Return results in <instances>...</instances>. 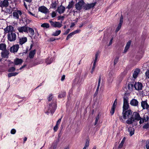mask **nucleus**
<instances>
[{
	"mask_svg": "<svg viewBox=\"0 0 149 149\" xmlns=\"http://www.w3.org/2000/svg\"><path fill=\"white\" fill-rule=\"evenodd\" d=\"M95 66H96V65L93 64V66L92 67V70H91V72L92 74L93 73V71H94L95 69Z\"/></svg>",
	"mask_w": 149,
	"mask_h": 149,
	"instance_id": "obj_53",
	"label": "nucleus"
},
{
	"mask_svg": "<svg viewBox=\"0 0 149 149\" xmlns=\"http://www.w3.org/2000/svg\"><path fill=\"white\" fill-rule=\"evenodd\" d=\"M56 40V39H55L54 38H53V37L51 38H50V41H52V42L54 41V40Z\"/></svg>",
	"mask_w": 149,
	"mask_h": 149,
	"instance_id": "obj_61",
	"label": "nucleus"
},
{
	"mask_svg": "<svg viewBox=\"0 0 149 149\" xmlns=\"http://www.w3.org/2000/svg\"><path fill=\"white\" fill-rule=\"evenodd\" d=\"M61 32V31L60 30H57L55 32H54L52 34V36H58L60 34Z\"/></svg>",
	"mask_w": 149,
	"mask_h": 149,
	"instance_id": "obj_30",
	"label": "nucleus"
},
{
	"mask_svg": "<svg viewBox=\"0 0 149 149\" xmlns=\"http://www.w3.org/2000/svg\"><path fill=\"white\" fill-rule=\"evenodd\" d=\"M66 93L65 92H62L58 95V97L62 98L64 97L66 95Z\"/></svg>",
	"mask_w": 149,
	"mask_h": 149,
	"instance_id": "obj_37",
	"label": "nucleus"
},
{
	"mask_svg": "<svg viewBox=\"0 0 149 149\" xmlns=\"http://www.w3.org/2000/svg\"><path fill=\"white\" fill-rule=\"evenodd\" d=\"M16 132V130L15 129H13L11 130L10 133L12 134H14Z\"/></svg>",
	"mask_w": 149,
	"mask_h": 149,
	"instance_id": "obj_55",
	"label": "nucleus"
},
{
	"mask_svg": "<svg viewBox=\"0 0 149 149\" xmlns=\"http://www.w3.org/2000/svg\"><path fill=\"white\" fill-rule=\"evenodd\" d=\"M74 35V34L73 32L70 33L67 36L66 38V40H68L70 38H71Z\"/></svg>",
	"mask_w": 149,
	"mask_h": 149,
	"instance_id": "obj_38",
	"label": "nucleus"
},
{
	"mask_svg": "<svg viewBox=\"0 0 149 149\" xmlns=\"http://www.w3.org/2000/svg\"><path fill=\"white\" fill-rule=\"evenodd\" d=\"M9 2L8 0H4L0 2V7L1 8L6 7L8 6Z\"/></svg>",
	"mask_w": 149,
	"mask_h": 149,
	"instance_id": "obj_13",
	"label": "nucleus"
},
{
	"mask_svg": "<svg viewBox=\"0 0 149 149\" xmlns=\"http://www.w3.org/2000/svg\"><path fill=\"white\" fill-rule=\"evenodd\" d=\"M75 25V24L74 23H72L71 24V25L70 26V27L72 28Z\"/></svg>",
	"mask_w": 149,
	"mask_h": 149,
	"instance_id": "obj_63",
	"label": "nucleus"
},
{
	"mask_svg": "<svg viewBox=\"0 0 149 149\" xmlns=\"http://www.w3.org/2000/svg\"><path fill=\"white\" fill-rule=\"evenodd\" d=\"M146 77L149 78V70H147L145 73Z\"/></svg>",
	"mask_w": 149,
	"mask_h": 149,
	"instance_id": "obj_47",
	"label": "nucleus"
},
{
	"mask_svg": "<svg viewBox=\"0 0 149 149\" xmlns=\"http://www.w3.org/2000/svg\"><path fill=\"white\" fill-rule=\"evenodd\" d=\"M65 10V7L61 5L58 7L56 11L60 14H61L64 13Z\"/></svg>",
	"mask_w": 149,
	"mask_h": 149,
	"instance_id": "obj_19",
	"label": "nucleus"
},
{
	"mask_svg": "<svg viewBox=\"0 0 149 149\" xmlns=\"http://www.w3.org/2000/svg\"><path fill=\"white\" fill-rule=\"evenodd\" d=\"M119 57H116L115 58L114 61V65H115L118 62Z\"/></svg>",
	"mask_w": 149,
	"mask_h": 149,
	"instance_id": "obj_43",
	"label": "nucleus"
},
{
	"mask_svg": "<svg viewBox=\"0 0 149 149\" xmlns=\"http://www.w3.org/2000/svg\"><path fill=\"white\" fill-rule=\"evenodd\" d=\"M123 17L122 15L120 17V22L118 25V26L116 30V32H118L120 29L121 28L122 24H123Z\"/></svg>",
	"mask_w": 149,
	"mask_h": 149,
	"instance_id": "obj_17",
	"label": "nucleus"
},
{
	"mask_svg": "<svg viewBox=\"0 0 149 149\" xmlns=\"http://www.w3.org/2000/svg\"><path fill=\"white\" fill-rule=\"evenodd\" d=\"M99 55V53L98 52H97L96 54H95V57L94 59V61L93 63V64L96 65V63L97 61L98 57Z\"/></svg>",
	"mask_w": 149,
	"mask_h": 149,
	"instance_id": "obj_36",
	"label": "nucleus"
},
{
	"mask_svg": "<svg viewBox=\"0 0 149 149\" xmlns=\"http://www.w3.org/2000/svg\"><path fill=\"white\" fill-rule=\"evenodd\" d=\"M73 5V2L72 1H71V2H69V4L68 6L66 7V8H68V9H70L72 8Z\"/></svg>",
	"mask_w": 149,
	"mask_h": 149,
	"instance_id": "obj_33",
	"label": "nucleus"
},
{
	"mask_svg": "<svg viewBox=\"0 0 149 149\" xmlns=\"http://www.w3.org/2000/svg\"><path fill=\"white\" fill-rule=\"evenodd\" d=\"M131 43V41L129 40L126 44L125 49L124 50V53H126L127 52L129 48L130 47Z\"/></svg>",
	"mask_w": 149,
	"mask_h": 149,
	"instance_id": "obj_22",
	"label": "nucleus"
},
{
	"mask_svg": "<svg viewBox=\"0 0 149 149\" xmlns=\"http://www.w3.org/2000/svg\"><path fill=\"white\" fill-rule=\"evenodd\" d=\"M58 125H56L54 127V132L56 131L58 129Z\"/></svg>",
	"mask_w": 149,
	"mask_h": 149,
	"instance_id": "obj_56",
	"label": "nucleus"
},
{
	"mask_svg": "<svg viewBox=\"0 0 149 149\" xmlns=\"http://www.w3.org/2000/svg\"><path fill=\"white\" fill-rule=\"evenodd\" d=\"M127 88L130 91H131L134 88L133 84L132 82H130L128 84Z\"/></svg>",
	"mask_w": 149,
	"mask_h": 149,
	"instance_id": "obj_29",
	"label": "nucleus"
},
{
	"mask_svg": "<svg viewBox=\"0 0 149 149\" xmlns=\"http://www.w3.org/2000/svg\"><path fill=\"white\" fill-rule=\"evenodd\" d=\"M113 39V38H111V39L110 40V42H109V44L108 45V46H109L110 45H111L112 44Z\"/></svg>",
	"mask_w": 149,
	"mask_h": 149,
	"instance_id": "obj_58",
	"label": "nucleus"
},
{
	"mask_svg": "<svg viewBox=\"0 0 149 149\" xmlns=\"http://www.w3.org/2000/svg\"><path fill=\"white\" fill-rule=\"evenodd\" d=\"M149 127V125L147 123V124H146L145 125H144L143 126V127L144 129H148Z\"/></svg>",
	"mask_w": 149,
	"mask_h": 149,
	"instance_id": "obj_46",
	"label": "nucleus"
},
{
	"mask_svg": "<svg viewBox=\"0 0 149 149\" xmlns=\"http://www.w3.org/2000/svg\"><path fill=\"white\" fill-rule=\"evenodd\" d=\"M134 120H136L139 121L141 119V117L139 113L136 112H134Z\"/></svg>",
	"mask_w": 149,
	"mask_h": 149,
	"instance_id": "obj_24",
	"label": "nucleus"
},
{
	"mask_svg": "<svg viewBox=\"0 0 149 149\" xmlns=\"http://www.w3.org/2000/svg\"><path fill=\"white\" fill-rule=\"evenodd\" d=\"M23 62L22 60L21 59L17 58L14 60L15 64L16 65H18L21 64Z\"/></svg>",
	"mask_w": 149,
	"mask_h": 149,
	"instance_id": "obj_27",
	"label": "nucleus"
},
{
	"mask_svg": "<svg viewBox=\"0 0 149 149\" xmlns=\"http://www.w3.org/2000/svg\"><path fill=\"white\" fill-rule=\"evenodd\" d=\"M28 26H24L22 27H18L17 29L20 33H23V32L26 33Z\"/></svg>",
	"mask_w": 149,
	"mask_h": 149,
	"instance_id": "obj_15",
	"label": "nucleus"
},
{
	"mask_svg": "<svg viewBox=\"0 0 149 149\" xmlns=\"http://www.w3.org/2000/svg\"><path fill=\"white\" fill-rule=\"evenodd\" d=\"M15 70V68L14 67H11L8 70V72H13Z\"/></svg>",
	"mask_w": 149,
	"mask_h": 149,
	"instance_id": "obj_42",
	"label": "nucleus"
},
{
	"mask_svg": "<svg viewBox=\"0 0 149 149\" xmlns=\"http://www.w3.org/2000/svg\"><path fill=\"white\" fill-rule=\"evenodd\" d=\"M6 11L8 13L10 14L12 12L13 10L11 7H10L9 8H8L7 9Z\"/></svg>",
	"mask_w": 149,
	"mask_h": 149,
	"instance_id": "obj_41",
	"label": "nucleus"
},
{
	"mask_svg": "<svg viewBox=\"0 0 149 149\" xmlns=\"http://www.w3.org/2000/svg\"><path fill=\"white\" fill-rule=\"evenodd\" d=\"M28 13L30 15H31L35 17H37V15H35V14H33L30 11H29L28 12Z\"/></svg>",
	"mask_w": 149,
	"mask_h": 149,
	"instance_id": "obj_51",
	"label": "nucleus"
},
{
	"mask_svg": "<svg viewBox=\"0 0 149 149\" xmlns=\"http://www.w3.org/2000/svg\"><path fill=\"white\" fill-rule=\"evenodd\" d=\"M80 31L81 30L80 29H77L72 32L74 34V35L76 33H79Z\"/></svg>",
	"mask_w": 149,
	"mask_h": 149,
	"instance_id": "obj_54",
	"label": "nucleus"
},
{
	"mask_svg": "<svg viewBox=\"0 0 149 149\" xmlns=\"http://www.w3.org/2000/svg\"><path fill=\"white\" fill-rule=\"evenodd\" d=\"M19 48V45L18 44L15 45L11 47L10 49V51L11 52H16Z\"/></svg>",
	"mask_w": 149,
	"mask_h": 149,
	"instance_id": "obj_10",
	"label": "nucleus"
},
{
	"mask_svg": "<svg viewBox=\"0 0 149 149\" xmlns=\"http://www.w3.org/2000/svg\"><path fill=\"white\" fill-rule=\"evenodd\" d=\"M8 39L10 42L15 41L17 38L16 34L14 32H11L8 33L7 35Z\"/></svg>",
	"mask_w": 149,
	"mask_h": 149,
	"instance_id": "obj_4",
	"label": "nucleus"
},
{
	"mask_svg": "<svg viewBox=\"0 0 149 149\" xmlns=\"http://www.w3.org/2000/svg\"><path fill=\"white\" fill-rule=\"evenodd\" d=\"M36 53L35 50L31 51L29 55V57L30 58H33L34 56Z\"/></svg>",
	"mask_w": 149,
	"mask_h": 149,
	"instance_id": "obj_26",
	"label": "nucleus"
},
{
	"mask_svg": "<svg viewBox=\"0 0 149 149\" xmlns=\"http://www.w3.org/2000/svg\"><path fill=\"white\" fill-rule=\"evenodd\" d=\"M139 123L140 124H141L143 123L145 121H147L146 120V119L145 117H143V118H141V119L140 120Z\"/></svg>",
	"mask_w": 149,
	"mask_h": 149,
	"instance_id": "obj_39",
	"label": "nucleus"
},
{
	"mask_svg": "<svg viewBox=\"0 0 149 149\" xmlns=\"http://www.w3.org/2000/svg\"><path fill=\"white\" fill-rule=\"evenodd\" d=\"M38 11L41 13L46 14L48 12V10L45 6H42L39 7Z\"/></svg>",
	"mask_w": 149,
	"mask_h": 149,
	"instance_id": "obj_12",
	"label": "nucleus"
},
{
	"mask_svg": "<svg viewBox=\"0 0 149 149\" xmlns=\"http://www.w3.org/2000/svg\"><path fill=\"white\" fill-rule=\"evenodd\" d=\"M146 147L147 149H149V140H147L146 142Z\"/></svg>",
	"mask_w": 149,
	"mask_h": 149,
	"instance_id": "obj_50",
	"label": "nucleus"
},
{
	"mask_svg": "<svg viewBox=\"0 0 149 149\" xmlns=\"http://www.w3.org/2000/svg\"><path fill=\"white\" fill-rule=\"evenodd\" d=\"M41 26L44 28L47 29L49 27L50 25L49 24L45 23L42 24L41 25Z\"/></svg>",
	"mask_w": 149,
	"mask_h": 149,
	"instance_id": "obj_32",
	"label": "nucleus"
},
{
	"mask_svg": "<svg viewBox=\"0 0 149 149\" xmlns=\"http://www.w3.org/2000/svg\"><path fill=\"white\" fill-rule=\"evenodd\" d=\"M128 98L126 96H124L123 97V103H128Z\"/></svg>",
	"mask_w": 149,
	"mask_h": 149,
	"instance_id": "obj_40",
	"label": "nucleus"
},
{
	"mask_svg": "<svg viewBox=\"0 0 149 149\" xmlns=\"http://www.w3.org/2000/svg\"><path fill=\"white\" fill-rule=\"evenodd\" d=\"M148 113L149 116H146V120H149V111Z\"/></svg>",
	"mask_w": 149,
	"mask_h": 149,
	"instance_id": "obj_64",
	"label": "nucleus"
},
{
	"mask_svg": "<svg viewBox=\"0 0 149 149\" xmlns=\"http://www.w3.org/2000/svg\"><path fill=\"white\" fill-rule=\"evenodd\" d=\"M129 107L128 103H123V111L127 110Z\"/></svg>",
	"mask_w": 149,
	"mask_h": 149,
	"instance_id": "obj_34",
	"label": "nucleus"
},
{
	"mask_svg": "<svg viewBox=\"0 0 149 149\" xmlns=\"http://www.w3.org/2000/svg\"><path fill=\"white\" fill-rule=\"evenodd\" d=\"M61 120V118H59L57 121L56 123V125H58L60 124Z\"/></svg>",
	"mask_w": 149,
	"mask_h": 149,
	"instance_id": "obj_57",
	"label": "nucleus"
},
{
	"mask_svg": "<svg viewBox=\"0 0 149 149\" xmlns=\"http://www.w3.org/2000/svg\"><path fill=\"white\" fill-rule=\"evenodd\" d=\"M123 118L125 119L128 118L126 122L128 124H132L133 122L134 121L133 116L132 115V112L130 110H128L124 112V111L123 112Z\"/></svg>",
	"mask_w": 149,
	"mask_h": 149,
	"instance_id": "obj_1",
	"label": "nucleus"
},
{
	"mask_svg": "<svg viewBox=\"0 0 149 149\" xmlns=\"http://www.w3.org/2000/svg\"><path fill=\"white\" fill-rule=\"evenodd\" d=\"M18 74V72H12L8 73V77H10L12 76H15Z\"/></svg>",
	"mask_w": 149,
	"mask_h": 149,
	"instance_id": "obj_35",
	"label": "nucleus"
},
{
	"mask_svg": "<svg viewBox=\"0 0 149 149\" xmlns=\"http://www.w3.org/2000/svg\"><path fill=\"white\" fill-rule=\"evenodd\" d=\"M89 141L88 139L86 141L85 145L84 147L87 148L89 146Z\"/></svg>",
	"mask_w": 149,
	"mask_h": 149,
	"instance_id": "obj_45",
	"label": "nucleus"
},
{
	"mask_svg": "<svg viewBox=\"0 0 149 149\" xmlns=\"http://www.w3.org/2000/svg\"><path fill=\"white\" fill-rule=\"evenodd\" d=\"M27 40V38L26 37H22L21 38H20L19 39V42L20 45H22L23 44L25 43L26 42Z\"/></svg>",
	"mask_w": 149,
	"mask_h": 149,
	"instance_id": "obj_20",
	"label": "nucleus"
},
{
	"mask_svg": "<svg viewBox=\"0 0 149 149\" xmlns=\"http://www.w3.org/2000/svg\"><path fill=\"white\" fill-rule=\"evenodd\" d=\"M101 80V78L100 77L99 79L98 84V86H100Z\"/></svg>",
	"mask_w": 149,
	"mask_h": 149,
	"instance_id": "obj_62",
	"label": "nucleus"
},
{
	"mask_svg": "<svg viewBox=\"0 0 149 149\" xmlns=\"http://www.w3.org/2000/svg\"><path fill=\"white\" fill-rule=\"evenodd\" d=\"M96 4V2H95L90 4H85L84 6V9L85 10H89L92 8Z\"/></svg>",
	"mask_w": 149,
	"mask_h": 149,
	"instance_id": "obj_7",
	"label": "nucleus"
},
{
	"mask_svg": "<svg viewBox=\"0 0 149 149\" xmlns=\"http://www.w3.org/2000/svg\"><path fill=\"white\" fill-rule=\"evenodd\" d=\"M1 56L3 58H8L9 51L8 50H5L1 52Z\"/></svg>",
	"mask_w": 149,
	"mask_h": 149,
	"instance_id": "obj_11",
	"label": "nucleus"
},
{
	"mask_svg": "<svg viewBox=\"0 0 149 149\" xmlns=\"http://www.w3.org/2000/svg\"><path fill=\"white\" fill-rule=\"evenodd\" d=\"M140 71L139 69H136L135 70L133 73V76L134 78H137L139 73Z\"/></svg>",
	"mask_w": 149,
	"mask_h": 149,
	"instance_id": "obj_23",
	"label": "nucleus"
},
{
	"mask_svg": "<svg viewBox=\"0 0 149 149\" xmlns=\"http://www.w3.org/2000/svg\"><path fill=\"white\" fill-rule=\"evenodd\" d=\"M53 98V95L50 94L49 95V97L47 98V99L48 101H51Z\"/></svg>",
	"mask_w": 149,
	"mask_h": 149,
	"instance_id": "obj_44",
	"label": "nucleus"
},
{
	"mask_svg": "<svg viewBox=\"0 0 149 149\" xmlns=\"http://www.w3.org/2000/svg\"><path fill=\"white\" fill-rule=\"evenodd\" d=\"M117 104V100L116 99L112 106L111 110L110 111V113L112 115L114 113L116 106Z\"/></svg>",
	"mask_w": 149,
	"mask_h": 149,
	"instance_id": "obj_16",
	"label": "nucleus"
},
{
	"mask_svg": "<svg viewBox=\"0 0 149 149\" xmlns=\"http://www.w3.org/2000/svg\"><path fill=\"white\" fill-rule=\"evenodd\" d=\"M26 33H29V35L31 37L33 36L34 34V31L32 28L28 27L27 32Z\"/></svg>",
	"mask_w": 149,
	"mask_h": 149,
	"instance_id": "obj_21",
	"label": "nucleus"
},
{
	"mask_svg": "<svg viewBox=\"0 0 149 149\" xmlns=\"http://www.w3.org/2000/svg\"><path fill=\"white\" fill-rule=\"evenodd\" d=\"M85 3L83 0H80L75 5V8L78 10H81L83 8L84 9Z\"/></svg>",
	"mask_w": 149,
	"mask_h": 149,
	"instance_id": "obj_3",
	"label": "nucleus"
},
{
	"mask_svg": "<svg viewBox=\"0 0 149 149\" xmlns=\"http://www.w3.org/2000/svg\"><path fill=\"white\" fill-rule=\"evenodd\" d=\"M56 15V13L55 11L52 12L51 14L52 17L53 18L55 17Z\"/></svg>",
	"mask_w": 149,
	"mask_h": 149,
	"instance_id": "obj_49",
	"label": "nucleus"
},
{
	"mask_svg": "<svg viewBox=\"0 0 149 149\" xmlns=\"http://www.w3.org/2000/svg\"><path fill=\"white\" fill-rule=\"evenodd\" d=\"M4 30L5 33H10L11 32H14V28L11 25L8 26L4 29Z\"/></svg>",
	"mask_w": 149,
	"mask_h": 149,
	"instance_id": "obj_6",
	"label": "nucleus"
},
{
	"mask_svg": "<svg viewBox=\"0 0 149 149\" xmlns=\"http://www.w3.org/2000/svg\"><path fill=\"white\" fill-rule=\"evenodd\" d=\"M57 4V3L56 1H53L51 4V8L56 9V8Z\"/></svg>",
	"mask_w": 149,
	"mask_h": 149,
	"instance_id": "obj_31",
	"label": "nucleus"
},
{
	"mask_svg": "<svg viewBox=\"0 0 149 149\" xmlns=\"http://www.w3.org/2000/svg\"><path fill=\"white\" fill-rule=\"evenodd\" d=\"M141 106L143 109H148L149 108V105L147 102V100L142 101L141 103Z\"/></svg>",
	"mask_w": 149,
	"mask_h": 149,
	"instance_id": "obj_8",
	"label": "nucleus"
},
{
	"mask_svg": "<svg viewBox=\"0 0 149 149\" xmlns=\"http://www.w3.org/2000/svg\"><path fill=\"white\" fill-rule=\"evenodd\" d=\"M134 87L136 90L139 91L142 89L143 84L140 82H135Z\"/></svg>",
	"mask_w": 149,
	"mask_h": 149,
	"instance_id": "obj_9",
	"label": "nucleus"
},
{
	"mask_svg": "<svg viewBox=\"0 0 149 149\" xmlns=\"http://www.w3.org/2000/svg\"><path fill=\"white\" fill-rule=\"evenodd\" d=\"M99 119V116L98 115L96 117L95 122L94 124L95 125H96L97 124Z\"/></svg>",
	"mask_w": 149,
	"mask_h": 149,
	"instance_id": "obj_52",
	"label": "nucleus"
},
{
	"mask_svg": "<svg viewBox=\"0 0 149 149\" xmlns=\"http://www.w3.org/2000/svg\"><path fill=\"white\" fill-rule=\"evenodd\" d=\"M56 105L55 101L51 103H48L47 106L45 108V113L47 115H48L49 113H51L52 115L56 109Z\"/></svg>",
	"mask_w": 149,
	"mask_h": 149,
	"instance_id": "obj_2",
	"label": "nucleus"
},
{
	"mask_svg": "<svg viewBox=\"0 0 149 149\" xmlns=\"http://www.w3.org/2000/svg\"><path fill=\"white\" fill-rule=\"evenodd\" d=\"M123 143H120L119 145L118 148H121L123 146Z\"/></svg>",
	"mask_w": 149,
	"mask_h": 149,
	"instance_id": "obj_59",
	"label": "nucleus"
},
{
	"mask_svg": "<svg viewBox=\"0 0 149 149\" xmlns=\"http://www.w3.org/2000/svg\"><path fill=\"white\" fill-rule=\"evenodd\" d=\"M6 45L4 43L0 44V50L2 51H4L6 49Z\"/></svg>",
	"mask_w": 149,
	"mask_h": 149,
	"instance_id": "obj_28",
	"label": "nucleus"
},
{
	"mask_svg": "<svg viewBox=\"0 0 149 149\" xmlns=\"http://www.w3.org/2000/svg\"><path fill=\"white\" fill-rule=\"evenodd\" d=\"M22 14V12L21 11L18 10L17 11L13 13V15L14 17L16 19H19V15L21 16Z\"/></svg>",
	"mask_w": 149,
	"mask_h": 149,
	"instance_id": "obj_18",
	"label": "nucleus"
},
{
	"mask_svg": "<svg viewBox=\"0 0 149 149\" xmlns=\"http://www.w3.org/2000/svg\"><path fill=\"white\" fill-rule=\"evenodd\" d=\"M130 103L132 106L138 107L139 105V102L137 100L133 99L130 101Z\"/></svg>",
	"mask_w": 149,
	"mask_h": 149,
	"instance_id": "obj_14",
	"label": "nucleus"
},
{
	"mask_svg": "<svg viewBox=\"0 0 149 149\" xmlns=\"http://www.w3.org/2000/svg\"><path fill=\"white\" fill-rule=\"evenodd\" d=\"M65 76L64 75H63L61 77V80L62 81H63L65 79Z\"/></svg>",
	"mask_w": 149,
	"mask_h": 149,
	"instance_id": "obj_60",
	"label": "nucleus"
},
{
	"mask_svg": "<svg viewBox=\"0 0 149 149\" xmlns=\"http://www.w3.org/2000/svg\"><path fill=\"white\" fill-rule=\"evenodd\" d=\"M128 131L130 133V135L131 136H132L134 134V129L132 127H130L128 129Z\"/></svg>",
	"mask_w": 149,
	"mask_h": 149,
	"instance_id": "obj_25",
	"label": "nucleus"
},
{
	"mask_svg": "<svg viewBox=\"0 0 149 149\" xmlns=\"http://www.w3.org/2000/svg\"><path fill=\"white\" fill-rule=\"evenodd\" d=\"M70 29H67L65 32L63 33V35H66L69 33L70 32Z\"/></svg>",
	"mask_w": 149,
	"mask_h": 149,
	"instance_id": "obj_48",
	"label": "nucleus"
},
{
	"mask_svg": "<svg viewBox=\"0 0 149 149\" xmlns=\"http://www.w3.org/2000/svg\"><path fill=\"white\" fill-rule=\"evenodd\" d=\"M51 26L55 28H60L62 26V24L59 22H53L51 20L49 21Z\"/></svg>",
	"mask_w": 149,
	"mask_h": 149,
	"instance_id": "obj_5",
	"label": "nucleus"
}]
</instances>
